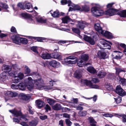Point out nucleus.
<instances>
[{
	"mask_svg": "<svg viewBox=\"0 0 126 126\" xmlns=\"http://www.w3.org/2000/svg\"><path fill=\"white\" fill-rule=\"evenodd\" d=\"M88 57L86 54L82 55L81 57L78 60L76 57L74 56H70L64 59L65 62L67 64H75L77 62V64L79 67L82 66L85 63V62L88 59Z\"/></svg>",
	"mask_w": 126,
	"mask_h": 126,
	"instance_id": "obj_1",
	"label": "nucleus"
},
{
	"mask_svg": "<svg viewBox=\"0 0 126 126\" xmlns=\"http://www.w3.org/2000/svg\"><path fill=\"white\" fill-rule=\"evenodd\" d=\"M111 45V43L110 42H107L105 40H100V43L98 45L101 49H102L101 50L98 51L97 53V57L100 59H104L108 57L107 54L104 52V49H110L111 47L110 45Z\"/></svg>",
	"mask_w": 126,
	"mask_h": 126,
	"instance_id": "obj_2",
	"label": "nucleus"
},
{
	"mask_svg": "<svg viewBox=\"0 0 126 126\" xmlns=\"http://www.w3.org/2000/svg\"><path fill=\"white\" fill-rule=\"evenodd\" d=\"M95 5V7L91 9L92 13L95 16H100L103 14L111 16L115 14L117 11L116 10L110 9L104 12L103 10H100V6L99 5L96 4Z\"/></svg>",
	"mask_w": 126,
	"mask_h": 126,
	"instance_id": "obj_3",
	"label": "nucleus"
},
{
	"mask_svg": "<svg viewBox=\"0 0 126 126\" xmlns=\"http://www.w3.org/2000/svg\"><path fill=\"white\" fill-rule=\"evenodd\" d=\"M50 83V85H46L44 86L43 85V81L42 79H38L34 81V83L37 86V88L40 90L45 89L47 90H49L53 89V90L56 89H53V83L54 82V81L52 80H51L49 81Z\"/></svg>",
	"mask_w": 126,
	"mask_h": 126,
	"instance_id": "obj_4",
	"label": "nucleus"
},
{
	"mask_svg": "<svg viewBox=\"0 0 126 126\" xmlns=\"http://www.w3.org/2000/svg\"><path fill=\"white\" fill-rule=\"evenodd\" d=\"M9 111L13 114L15 117H19L20 118L19 119L16 118H13L14 121L15 122L17 123H19L20 122V120H23L24 121H26L27 120V119L26 118V116L24 115H22L21 111L20 110L14 109L9 110Z\"/></svg>",
	"mask_w": 126,
	"mask_h": 126,
	"instance_id": "obj_5",
	"label": "nucleus"
},
{
	"mask_svg": "<svg viewBox=\"0 0 126 126\" xmlns=\"http://www.w3.org/2000/svg\"><path fill=\"white\" fill-rule=\"evenodd\" d=\"M17 71L11 70L8 72H3L0 75V80L4 82L6 80L10 78V77L9 76H7V75L8 74L10 76L16 78V75L17 74Z\"/></svg>",
	"mask_w": 126,
	"mask_h": 126,
	"instance_id": "obj_6",
	"label": "nucleus"
},
{
	"mask_svg": "<svg viewBox=\"0 0 126 126\" xmlns=\"http://www.w3.org/2000/svg\"><path fill=\"white\" fill-rule=\"evenodd\" d=\"M34 80H33L32 78L31 77H29L27 79H25L24 83H23V85H25V90L26 87L27 86L28 89L29 90H31L33 88V83Z\"/></svg>",
	"mask_w": 126,
	"mask_h": 126,
	"instance_id": "obj_7",
	"label": "nucleus"
},
{
	"mask_svg": "<svg viewBox=\"0 0 126 126\" xmlns=\"http://www.w3.org/2000/svg\"><path fill=\"white\" fill-rule=\"evenodd\" d=\"M115 92L119 95L123 96L126 95V93L120 85L117 86L116 88Z\"/></svg>",
	"mask_w": 126,
	"mask_h": 126,
	"instance_id": "obj_8",
	"label": "nucleus"
},
{
	"mask_svg": "<svg viewBox=\"0 0 126 126\" xmlns=\"http://www.w3.org/2000/svg\"><path fill=\"white\" fill-rule=\"evenodd\" d=\"M23 83H20L18 85L13 84L11 86V88L13 89H17L18 88L20 90L24 91L25 90V85H23Z\"/></svg>",
	"mask_w": 126,
	"mask_h": 126,
	"instance_id": "obj_9",
	"label": "nucleus"
},
{
	"mask_svg": "<svg viewBox=\"0 0 126 126\" xmlns=\"http://www.w3.org/2000/svg\"><path fill=\"white\" fill-rule=\"evenodd\" d=\"M83 82L86 85L90 87L91 88L94 89H98L99 88L98 85L93 84L90 81L85 79L83 80Z\"/></svg>",
	"mask_w": 126,
	"mask_h": 126,
	"instance_id": "obj_10",
	"label": "nucleus"
},
{
	"mask_svg": "<svg viewBox=\"0 0 126 126\" xmlns=\"http://www.w3.org/2000/svg\"><path fill=\"white\" fill-rule=\"evenodd\" d=\"M88 24L85 22L81 21H78V24L77 25V27L80 30L83 29L84 28L88 25Z\"/></svg>",
	"mask_w": 126,
	"mask_h": 126,
	"instance_id": "obj_11",
	"label": "nucleus"
},
{
	"mask_svg": "<svg viewBox=\"0 0 126 126\" xmlns=\"http://www.w3.org/2000/svg\"><path fill=\"white\" fill-rule=\"evenodd\" d=\"M84 40L89 43L92 45H94L95 43V42L94 39L90 37L87 36H84L83 38Z\"/></svg>",
	"mask_w": 126,
	"mask_h": 126,
	"instance_id": "obj_12",
	"label": "nucleus"
},
{
	"mask_svg": "<svg viewBox=\"0 0 126 126\" xmlns=\"http://www.w3.org/2000/svg\"><path fill=\"white\" fill-rule=\"evenodd\" d=\"M40 55L44 59H51V54L47 52L43 53Z\"/></svg>",
	"mask_w": 126,
	"mask_h": 126,
	"instance_id": "obj_13",
	"label": "nucleus"
},
{
	"mask_svg": "<svg viewBox=\"0 0 126 126\" xmlns=\"http://www.w3.org/2000/svg\"><path fill=\"white\" fill-rule=\"evenodd\" d=\"M49 64L50 66L54 67H58L60 66V63L55 60L51 61L49 62Z\"/></svg>",
	"mask_w": 126,
	"mask_h": 126,
	"instance_id": "obj_14",
	"label": "nucleus"
},
{
	"mask_svg": "<svg viewBox=\"0 0 126 126\" xmlns=\"http://www.w3.org/2000/svg\"><path fill=\"white\" fill-rule=\"evenodd\" d=\"M51 58L57 59L59 60L62 59V56L57 53H53L51 54Z\"/></svg>",
	"mask_w": 126,
	"mask_h": 126,
	"instance_id": "obj_15",
	"label": "nucleus"
},
{
	"mask_svg": "<svg viewBox=\"0 0 126 126\" xmlns=\"http://www.w3.org/2000/svg\"><path fill=\"white\" fill-rule=\"evenodd\" d=\"M74 76L75 78L78 79L81 78L82 76L81 71L79 70H76L75 72Z\"/></svg>",
	"mask_w": 126,
	"mask_h": 126,
	"instance_id": "obj_16",
	"label": "nucleus"
},
{
	"mask_svg": "<svg viewBox=\"0 0 126 126\" xmlns=\"http://www.w3.org/2000/svg\"><path fill=\"white\" fill-rule=\"evenodd\" d=\"M61 3L63 5L67 3L68 4V6H71L73 7H75V5L72 4L71 1L70 0L67 1L66 0H62L61 1Z\"/></svg>",
	"mask_w": 126,
	"mask_h": 126,
	"instance_id": "obj_17",
	"label": "nucleus"
},
{
	"mask_svg": "<svg viewBox=\"0 0 126 126\" xmlns=\"http://www.w3.org/2000/svg\"><path fill=\"white\" fill-rule=\"evenodd\" d=\"M25 8L27 9H31L32 10L30 11H28L32 12H35V11L32 8V6L30 2H27V3H25V7H24Z\"/></svg>",
	"mask_w": 126,
	"mask_h": 126,
	"instance_id": "obj_18",
	"label": "nucleus"
},
{
	"mask_svg": "<svg viewBox=\"0 0 126 126\" xmlns=\"http://www.w3.org/2000/svg\"><path fill=\"white\" fill-rule=\"evenodd\" d=\"M88 120L90 123V126H96L97 122L92 117H89Z\"/></svg>",
	"mask_w": 126,
	"mask_h": 126,
	"instance_id": "obj_19",
	"label": "nucleus"
},
{
	"mask_svg": "<svg viewBox=\"0 0 126 126\" xmlns=\"http://www.w3.org/2000/svg\"><path fill=\"white\" fill-rule=\"evenodd\" d=\"M13 41L14 43L18 45L20 44V38L18 36H14L12 37Z\"/></svg>",
	"mask_w": 126,
	"mask_h": 126,
	"instance_id": "obj_20",
	"label": "nucleus"
},
{
	"mask_svg": "<svg viewBox=\"0 0 126 126\" xmlns=\"http://www.w3.org/2000/svg\"><path fill=\"white\" fill-rule=\"evenodd\" d=\"M113 9L115 10L114 9ZM116 10V9H115ZM117 11L116 12L115 14H117L118 15L122 17H126V10H124L122 11H120L118 12V10H116Z\"/></svg>",
	"mask_w": 126,
	"mask_h": 126,
	"instance_id": "obj_21",
	"label": "nucleus"
},
{
	"mask_svg": "<svg viewBox=\"0 0 126 126\" xmlns=\"http://www.w3.org/2000/svg\"><path fill=\"white\" fill-rule=\"evenodd\" d=\"M35 102L38 108H41L45 104V103L40 100H37Z\"/></svg>",
	"mask_w": 126,
	"mask_h": 126,
	"instance_id": "obj_22",
	"label": "nucleus"
},
{
	"mask_svg": "<svg viewBox=\"0 0 126 126\" xmlns=\"http://www.w3.org/2000/svg\"><path fill=\"white\" fill-rule=\"evenodd\" d=\"M100 33L103 36L108 37H111L112 36L111 33L107 31L102 30Z\"/></svg>",
	"mask_w": 126,
	"mask_h": 126,
	"instance_id": "obj_23",
	"label": "nucleus"
},
{
	"mask_svg": "<svg viewBox=\"0 0 126 126\" xmlns=\"http://www.w3.org/2000/svg\"><path fill=\"white\" fill-rule=\"evenodd\" d=\"M46 100L47 103L51 106H53L56 102L55 100L52 98L48 97L46 98Z\"/></svg>",
	"mask_w": 126,
	"mask_h": 126,
	"instance_id": "obj_24",
	"label": "nucleus"
},
{
	"mask_svg": "<svg viewBox=\"0 0 126 126\" xmlns=\"http://www.w3.org/2000/svg\"><path fill=\"white\" fill-rule=\"evenodd\" d=\"M77 10L80 11H83L88 12L89 11L90 8L89 7L85 5L82 6V8L79 7L78 8Z\"/></svg>",
	"mask_w": 126,
	"mask_h": 126,
	"instance_id": "obj_25",
	"label": "nucleus"
},
{
	"mask_svg": "<svg viewBox=\"0 0 126 126\" xmlns=\"http://www.w3.org/2000/svg\"><path fill=\"white\" fill-rule=\"evenodd\" d=\"M62 22L64 23H67L68 22L71 21L72 20L69 16H66L62 19Z\"/></svg>",
	"mask_w": 126,
	"mask_h": 126,
	"instance_id": "obj_26",
	"label": "nucleus"
},
{
	"mask_svg": "<svg viewBox=\"0 0 126 126\" xmlns=\"http://www.w3.org/2000/svg\"><path fill=\"white\" fill-rule=\"evenodd\" d=\"M94 28L95 30L100 33H101L102 31L101 27L99 24L97 23L95 24Z\"/></svg>",
	"mask_w": 126,
	"mask_h": 126,
	"instance_id": "obj_27",
	"label": "nucleus"
},
{
	"mask_svg": "<svg viewBox=\"0 0 126 126\" xmlns=\"http://www.w3.org/2000/svg\"><path fill=\"white\" fill-rule=\"evenodd\" d=\"M11 69V67L10 66L4 64L2 67V71L7 70L8 71H10Z\"/></svg>",
	"mask_w": 126,
	"mask_h": 126,
	"instance_id": "obj_28",
	"label": "nucleus"
},
{
	"mask_svg": "<svg viewBox=\"0 0 126 126\" xmlns=\"http://www.w3.org/2000/svg\"><path fill=\"white\" fill-rule=\"evenodd\" d=\"M53 109L56 110H59L62 109L61 105L59 103H57L52 106Z\"/></svg>",
	"mask_w": 126,
	"mask_h": 126,
	"instance_id": "obj_29",
	"label": "nucleus"
},
{
	"mask_svg": "<svg viewBox=\"0 0 126 126\" xmlns=\"http://www.w3.org/2000/svg\"><path fill=\"white\" fill-rule=\"evenodd\" d=\"M87 70L91 73L94 74L96 72V71L92 66L88 67L87 68Z\"/></svg>",
	"mask_w": 126,
	"mask_h": 126,
	"instance_id": "obj_30",
	"label": "nucleus"
},
{
	"mask_svg": "<svg viewBox=\"0 0 126 126\" xmlns=\"http://www.w3.org/2000/svg\"><path fill=\"white\" fill-rule=\"evenodd\" d=\"M52 11H50L49 13H50L51 14V16L53 17H58L59 15V12L57 11H55L53 12L52 13Z\"/></svg>",
	"mask_w": 126,
	"mask_h": 126,
	"instance_id": "obj_31",
	"label": "nucleus"
},
{
	"mask_svg": "<svg viewBox=\"0 0 126 126\" xmlns=\"http://www.w3.org/2000/svg\"><path fill=\"white\" fill-rule=\"evenodd\" d=\"M22 97V99L23 100H27L30 98V96L27 94H26L24 93H21L20 94Z\"/></svg>",
	"mask_w": 126,
	"mask_h": 126,
	"instance_id": "obj_32",
	"label": "nucleus"
},
{
	"mask_svg": "<svg viewBox=\"0 0 126 126\" xmlns=\"http://www.w3.org/2000/svg\"><path fill=\"white\" fill-rule=\"evenodd\" d=\"M36 19L37 21L39 23H43L46 22V20L43 19L40 17L38 16L36 17Z\"/></svg>",
	"mask_w": 126,
	"mask_h": 126,
	"instance_id": "obj_33",
	"label": "nucleus"
},
{
	"mask_svg": "<svg viewBox=\"0 0 126 126\" xmlns=\"http://www.w3.org/2000/svg\"><path fill=\"white\" fill-rule=\"evenodd\" d=\"M118 80L121 83L123 86H126V80L125 79L121 78L120 77H119Z\"/></svg>",
	"mask_w": 126,
	"mask_h": 126,
	"instance_id": "obj_34",
	"label": "nucleus"
},
{
	"mask_svg": "<svg viewBox=\"0 0 126 126\" xmlns=\"http://www.w3.org/2000/svg\"><path fill=\"white\" fill-rule=\"evenodd\" d=\"M37 40L38 42H46L48 41V40L46 38L42 37H37Z\"/></svg>",
	"mask_w": 126,
	"mask_h": 126,
	"instance_id": "obj_35",
	"label": "nucleus"
},
{
	"mask_svg": "<svg viewBox=\"0 0 126 126\" xmlns=\"http://www.w3.org/2000/svg\"><path fill=\"white\" fill-rule=\"evenodd\" d=\"M38 121L37 120H33L29 123V125L30 126H35L38 124Z\"/></svg>",
	"mask_w": 126,
	"mask_h": 126,
	"instance_id": "obj_36",
	"label": "nucleus"
},
{
	"mask_svg": "<svg viewBox=\"0 0 126 126\" xmlns=\"http://www.w3.org/2000/svg\"><path fill=\"white\" fill-rule=\"evenodd\" d=\"M106 73L104 72H99L98 76L100 78L104 77L106 75Z\"/></svg>",
	"mask_w": 126,
	"mask_h": 126,
	"instance_id": "obj_37",
	"label": "nucleus"
},
{
	"mask_svg": "<svg viewBox=\"0 0 126 126\" xmlns=\"http://www.w3.org/2000/svg\"><path fill=\"white\" fill-rule=\"evenodd\" d=\"M21 43L24 44H26L28 43V41L25 38H20V43Z\"/></svg>",
	"mask_w": 126,
	"mask_h": 126,
	"instance_id": "obj_38",
	"label": "nucleus"
},
{
	"mask_svg": "<svg viewBox=\"0 0 126 126\" xmlns=\"http://www.w3.org/2000/svg\"><path fill=\"white\" fill-rule=\"evenodd\" d=\"M25 2L24 3L19 2L17 4V6L18 7L23 9H25V7L24 6V5L25 4Z\"/></svg>",
	"mask_w": 126,
	"mask_h": 126,
	"instance_id": "obj_39",
	"label": "nucleus"
},
{
	"mask_svg": "<svg viewBox=\"0 0 126 126\" xmlns=\"http://www.w3.org/2000/svg\"><path fill=\"white\" fill-rule=\"evenodd\" d=\"M87 112L86 111H80L78 112L79 115L81 117H83L85 116L87 114Z\"/></svg>",
	"mask_w": 126,
	"mask_h": 126,
	"instance_id": "obj_40",
	"label": "nucleus"
},
{
	"mask_svg": "<svg viewBox=\"0 0 126 126\" xmlns=\"http://www.w3.org/2000/svg\"><path fill=\"white\" fill-rule=\"evenodd\" d=\"M105 87L107 90L109 91L112 90H113V87L112 86L110 85V84H106L105 85Z\"/></svg>",
	"mask_w": 126,
	"mask_h": 126,
	"instance_id": "obj_41",
	"label": "nucleus"
},
{
	"mask_svg": "<svg viewBox=\"0 0 126 126\" xmlns=\"http://www.w3.org/2000/svg\"><path fill=\"white\" fill-rule=\"evenodd\" d=\"M25 74H29L31 72L30 70L27 66H25Z\"/></svg>",
	"mask_w": 126,
	"mask_h": 126,
	"instance_id": "obj_42",
	"label": "nucleus"
},
{
	"mask_svg": "<svg viewBox=\"0 0 126 126\" xmlns=\"http://www.w3.org/2000/svg\"><path fill=\"white\" fill-rule=\"evenodd\" d=\"M72 30L73 32L77 34H78L80 33V31L79 30L76 28L73 27L72 28Z\"/></svg>",
	"mask_w": 126,
	"mask_h": 126,
	"instance_id": "obj_43",
	"label": "nucleus"
},
{
	"mask_svg": "<svg viewBox=\"0 0 126 126\" xmlns=\"http://www.w3.org/2000/svg\"><path fill=\"white\" fill-rule=\"evenodd\" d=\"M114 99L115 101L116 102L117 104L121 102L122 100L121 98V97L118 96L116 98H114Z\"/></svg>",
	"mask_w": 126,
	"mask_h": 126,
	"instance_id": "obj_44",
	"label": "nucleus"
},
{
	"mask_svg": "<svg viewBox=\"0 0 126 126\" xmlns=\"http://www.w3.org/2000/svg\"><path fill=\"white\" fill-rule=\"evenodd\" d=\"M24 77V75L23 73L20 72L18 75V77L19 79L20 80L22 79Z\"/></svg>",
	"mask_w": 126,
	"mask_h": 126,
	"instance_id": "obj_45",
	"label": "nucleus"
},
{
	"mask_svg": "<svg viewBox=\"0 0 126 126\" xmlns=\"http://www.w3.org/2000/svg\"><path fill=\"white\" fill-rule=\"evenodd\" d=\"M102 115L106 117H112L113 116V115L109 113H106L102 114Z\"/></svg>",
	"mask_w": 126,
	"mask_h": 126,
	"instance_id": "obj_46",
	"label": "nucleus"
},
{
	"mask_svg": "<svg viewBox=\"0 0 126 126\" xmlns=\"http://www.w3.org/2000/svg\"><path fill=\"white\" fill-rule=\"evenodd\" d=\"M21 15L23 17L25 18L29 17L30 16V15L27 13H22L21 14Z\"/></svg>",
	"mask_w": 126,
	"mask_h": 126,
	"instance_id": "obj_47",
	"label": "nucleus"
},
{
	"mask_svg": "<svg viewBox=\"0 0 126 126\" xmlns=\"http://www.w3.org/2000/svg\"><path fill=\"white\" fill-rule=\"evenodd\" d=\"M0 6L6 9L8 8V6L6 4L2 2H0Z\"/></svg>",
	"mask_w": 126,
	"mask_h": 126,
	"instance_id": "obj_48",
	"label": "nucleus"
},
{
	"mask_svg": "<svg viewBox=\"0 0 126 126\" xmlns=\"http://www.w3.org/2000/svg\"><path fill=\"white\" fill-rule=\"evenodd\" d=\"M29 113L31 114H33V112L32 110V107L30 106H28V107L27 109Z\"/></svg>",
	"mask_w": 126,
	"mask_h": 126,
	"instance_id": "obj_49",
	"label": "nucleus"
},
{
	"mask_svg": "<svg viewBox=\"0 0 126 126\" xmlns=\"http://www.w3.org/2000/svg\"><path fill=\"white\" fill-rule=\"evenodd\" d=\"M38 47L36 46H33L31 47V49L33 51L36 53H38V52L37 51Z\"/></svg>",
	"mask_w": 126,
	"mask_h": 126,
	"instance_id": "obj_50",
	"label": "nucleus"
},
{
	"mask_svg": "<svg viewBox=\"0 0 126 126\" xmlns=\"http://www.w3.org/2000/svg\"><path fill=\"white\" fill-rule=\"evenodd\" d=\"M120 46L121 47L124 48V53L126 54V46L125 44H120Z\"/></svg>",
	"mask_w": 126,
	"mask_h": 126,
	"instance_id": "obj_51",
	"label": "nucleus"
},
{
	"mask_svg": "<svg viewBox=\"0 0 126 126\" xmlns=\"http://www.w3.org/2000/svg\"><path fill=\"white\" fill-rule=\"evenodd\" d=\"M65 122L67 125L68 126H70L72 124V123L69 119H66Z\"/></svg>",
	"mask_w": 126,
	"mask_h": 126,
	"instance_id": "obj_52",
	"label": "nucleus"
},
{
	"mask_svg": "<svg viewBox=\"0 0 126 126\" xmlns=\"http://www.w3.org/2000/svg\"><path fill=\"white\" fill-rule=\"evenodd\" d=\"M91 81L94 83H96L99 81L98 79L96 78H92Z\"/></svg>",
	"mask_w": 126,
	"mask_h": 126,
	"instance_id": "obj_53",
	"label": "nucleus"
},
{
	"mask_svg": "<svg viewBox=\"0 0 126 126\" xmlns=\"http://www.w3.org/2000/svg\"><path fill=\"white\" fill-rule=\"evenodd\" d=\"M12 66L14 69L16 70V71H17L19 69L18 66L16 64L13 65Z\"/></svg>",
	"mask_w": 126,
	"mask_h": 126,
	"instance_id": "obj_54",
	"label": "nucleus"
},
{
	"mask_svg": "<svg viewBox=\"0 0 126 126\" xmlns=\"http://www.w3.org/2000/svg\"><path fill=\"white\" fill-rule=\"evenodd\" d=\"M45 109H46L47 112L48 110H51V108L48 104H47L46 105Z\"/></svg>",
	"mask_w": 126,
	"mask_h": 126,
	"instance_id": "obj_55",
	"label": "nucleus"
},
{
	"mask_svg": "<svg viewBox=\"0 0 126 126\" xmlns=\"http://www.w3.org/2000/svg\"><path fill=\"white\" fill-rule=\"evenodd\" d=\"M26 122H22L20 123V124L23 126H28V125L27 124V122H28V120L25 121Z\"/></svg>",
	"mask_w": 126,
	"mask_h": 126,
	"instance_id": "obj_56",
	"label": "nucleus"
},
{
	"mask_svg": "<svg viewBox=\"0 0 126 126\" xmlns=\"http://www.w3.org/2000/svg\"><path fill=\"white\" fill-rule=\"evenodd\" d=\"M122 71L125 72V71L124 70L121 69L117 68L116 69V72L117 74H118L119 72Z\"/></svg>",
	"mask_w": 126,
	"mask_h": 126,
	"instance_id": "obj_57",
	"label": "nucleus"
},
{
	"mask_svg": "<svg viewBox=\"0 0 126 126\" xmlns=\"http://www.w3.org/2000/svg\"><path fill=\"white\" fill-rule=\"evenodd\" d=\"M47 118V116L46 115L44 116H40V118L42 120H44Z\"/></svg>",
	"mask_w": 126,
	"mask_h": 126,
	"instance_id": "obj_58",
	"label": "nucleus"
},
{
	"mask_svg": "<svg viewBox=\"0 0 126 126\" xmlns=\"http://www.w3.org/2000/svg\"><path fill=\"white\" fill-rule=\"evenodd\" d=\"M63 117L65 118H70V115L66 113H64L63 114Z\"/></svg>",
	"mask_w": 126,
	"mask_h": 126,
	"instance_id": "obj_59",
	"label": "nucleus"
},
{
	"mask_svg": "<svg viewBox=\"0 0 126 126\" xmlns=\"http://www.w3.org/2000/svg\"><path fill=\"white\" fill-rule=\"evenodd\" d=\"M12 92L9 91L7 92L6 94V95L12 97Z\"/></svg>",
	"mask_w": 126,
	"mask_h": 126,
	"instance_id": "obj_60",
	"label": "nucleus"
},
{
	"mask_svg": "<svg viewBox=\"0 0 126 126\" xmlns=\"http://www.w3.org/2000/svg\"><path fill=\"white\" fill-rule=\"evenodd\" d=\"M16 78H16L14 79V80H13L14 82L15 83H17L19 81V80L20 79H19L18 78V77H17L16 76Z\"/></svg>",
	"mask_w": 126,
	"mask_h": 126,
	"instance_id": "obj_61",
	"label": "nucleus"
},
{
	"mask_svg": "<svg viewBox=\"0 0 126 126\" xmlns=\"http://www.w3.org/2000/svg\"><path fill=\"white\" fill-rule=\"evenodd\" d=\"M121 57L120 54H118L117 55L114 57V58L117 59H119L121 58Z\"/></svg>",
	"mask_w": 126,
	"mask_h": 126,
	"instance_id": "obj_62",
	"label": "nucleus"
},
{
	"mask_svg": "<svg viewBox=\"0 0 126 126\" xmlns=\"http://www.w3.org/2000/svg\"><path fill=\"white\" fill-rule=\"evenodd\" d=\"M76 108V109L78 110H83V108L82 107L78 105L77 107H75Z\"/></svg>",
	"mask_w": 126,
	"mask_h": 126,
	"instance_id": "obj_63",
	"label": "nucleus"
},
{
	"mask_svg": "<svg viewBox=\"0 0 126 126\" xmlns=\"http://www.w3.org/2000/svg\"><path fill=\"white\" fill-rule=\"evenodd\" d=\"M121 117H122L123 119H122V121L123 122L125 123L126 122V119L125 117H124V116L123 115V114H121L120 115Z\"/></svg>",
	"mask_w": 126,
	"mask_h": 126,
	"instance_id": "obj_64",
	"label": "nucleus"
}]
</instances>
